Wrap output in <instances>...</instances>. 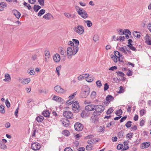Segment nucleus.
Segmentation results:
<instances>
[{
  "instance_id": "obj_32",
  "label": "nucleus",
  "mask_w": 151,
  "mask_h": 151,
  "mask_svg": "<svg viewBox=\"0 0 151 151\" xmlns=\"http://www.w3.org/2000/svg\"><path fill=\"white\" fill-rule=\"evenodd\" d=\"M132 122L131 121H128L125 124V126L127 128H129L132 125Z\"/></svg>"
},
{
  "instance_id": "obj_51",
  "label": "nucleus",
  "mask_w": 151,
  "mask_h": 151,
  "mask_svg": "<svg viewBox=\"0 0 151 151\" xmlns=\"http://www.w3.org/2000/svg\"><path fill=\"white\" fill-rule=\"evenodd\" d=\"M73 101H71V100L69 99L66 102V104L67 105H70L73 104Z\"/></svg>"
},
{
  "instance_id": "obj_57",
  "label": "nucleus",
  "mask_w": 151,
  "mask_h": 151,
  "mask_svg": "<svg viewBox=\"0 0 151 151\" xmlns=\"http://www.w3.org/2000/svg\"><path fill=\"white\" fill-rule=\"evenodd\" d=\"M7 6L6 4L4 2H2L0 4V6L3 8Z\"/></svg>"
},
{
  "instance_id": "obj_56",
  "label": "nucleus",
  "mask_w": 151,
  "mask_h": 151,
  "mask_svg": "<svg viewBox=\"0 0 151 151\" xmlns=\"http://www.w3.org/2000/svg\"><path fill=\"white\" fill-rule=\"evenodd\" d=\"M5 104L7 107L9 108L10 106V104L8 99L6 100Z\"/></svg>"
},
{
  "instance_id": "obj_49",
  "label": "nucleus",
  "mask_w": 151,
  "mask_h": 151,
  "mask_svg": "<svg viewBox=\"0 0 151 151\" xmlns=\"http://www.w3.org/2000/svg\"><path fill=\"white\" fill-rule=\"evenodd\" d=\"M96 83L97 86L99 88L102 86V84L100 81L98 80L96 82Z\"/></svg>"
},
{
  "instance_id": "obj_47",
  "label": "nucleus",
  "mask_w": 151,
  "mask_h": 151,
  "mask_svg": "<svg viewBox=\"0 0 151 151\" xmlns=\"http://www.w3.org/2000/svg\"><path fill=\"white\" fill-rule=\"evenodd\" d=\"M65 16L68 18H73L74 16L68 13H66L64 14Z\"/></svg>"
},
{
  "instance_id": "obj_8",
  "label": "nucleus",
  "mask_w": 151,
  "mask_h": 151,
  "mask_svg": "<svg viewBox=\"0 0 151 151\" xmlns=\"http://www.w3.org/2000/svg\"><path fill=\"white\" fill-rule=\"evenodd\" d=\"M94 110H95L96 112L101 113L104 109V107L102 106L101 105H95Z\"/></svg>"
},
{
  "instance_id": "obj_42",
  "label": "nucleus",
  "mask_w": 151,
  "mask_h": 151,
  "mask_svg": "<svg viewBox=\"0 0 151 151\" xmlns=\"http://www.w3.org/2000/svg\"><path fill=\"white\" fill-rule=\"evenodd\" d=\"M99 39V36L97 35H95L93 37V40L95 42L98 41Z\"/></svg>"
},
{
  "instance_id": "obj_29",
  "label": "nucleus",
  "mask_w": 151,
  "mask_h": 151,
  "mask_svg": "<svg viewBox=\"0 0 151 151\" xmlns=\"http://www.w3.org/2000/svg\"><path fill=\"white\" fill-rule=\"evenodd\" d=\"M0 148L3 149H6V146L4 143L2 142L1 140H0Z\"/></svg>"
},
{
  "instance_id": "obj_16",
  "label": "nucleus",
  "mask_w": 151,
  "mask_h": 151,
  "mask_svg": "<svg viewBox=\"0 0 151 151\" xmlns=\"http://www.w3.org/2000/svg\"><path fill=\"white\" fill-rule=\"evenodd\" d=\"M43 18L46 20H49L51 18H53V17L50 14L48 13L44 15Z\"/></svg>"
},
{
  "instance_id": "obj_33",
  "label": "nucleus",
  "mask_w": 151,
  "mask_h": 151,
  "mask_svg": "<svg viewBox=\"0 0 151 151\" xmlns=\"http://www.w3.org/2000/svg\"><path fill=\"white\" fill-rule=\"evenodd\" d=\"M114 54L116 57L118 58H120V57L122 56V55H120L119 52L117 51H114Z\"/></svg>"
},
{
  "instance_id": "obj_11",
  "label": "nucleus",
  "mask_w": 151,
  "mask_h": 151,
  "mask_svg": "<svg viewBox=\"0 0 151 151\" xmlns=\"http://www.w3.org/2000/svg\"><path fill=\"white\" fill-rule=\"evenodd\" d=\"M67 54L68 56V58H71V56L73 55V52L72 48L71 47H68L67 48Z\"/></svg>"
},
{
  "instance_id": "obj_5",
  "label": "nucleus",
  "mask_w": 151,
  "mask_h": 151,
  "mask_svg": "<svg viewBox=\"0 0 151 151\" xmlns=\"http://www.w3.org/2000/svg\"><path fill=\"white\" fill-rule=\"evenodd\" d=\"M41 147L40 144L36 142L32 143L31 146V149L35 151L39 150Z\"/></svg>"
},
{
  "instance_id": "obj_21",
  "label": "nucleus",
  "mask_w": 151,
  "mask_h": 151,
  "mask_svg": "<svg viewBox=\"0 0 151 151\" xmlns=\"http://www.w3.org/2000/svg\"><path fill=\"white\" fill-rule=\"evenodd\" d=\"M119 50L120 51L124 53L125 54L127 55V52H126V50H127V47L126 46L119 47Z\"/></svg>"
},
{
  "instance_id": "obj_40",
  "label": "nucleus",
  "mask_w": 151,
  "mask_h": 151,
  "mask_svg": "<svg viewBox=\"0 0 151 151\" xmlns=\"http://www.w3.org/2000/svg\"><path fill=\"white\" fill-rule=\"evenodd\" d=\"M132 45H127V46L132 50L136 51L137 50L135 48V47H134L132 46Z\"/></svg>"
},
{
  "instance_id": "obj_61",
  "label": "nucleus",
  "mask_w": 151,
  "mask_h": 151,
  "mask_svg": "<svg viewBox=\"0 0 151 151\" xmlns=\"http://www.w3.org/2000/svg\"><path fill=\"white\" fill-rule=\"evenodd\" d=\"M117 68L116 66H113L110 68L109 70H114L117 69Z\"/></svg>"
},
{
  "instance_id": "obj_58",
  "label": "nucleus",
  "mask_w": 151,
  "mask_h": 151,
  "mask_svg": "<svg viewBox=\"0 0 151 151\" xmlns=\"http://www.w3.org/2000/svg\"><path fill=\"white\" fill-rule=\"evenodd\" d=\"M124 90L123 87L122 86H120L119 87V90L118 92V93H120L123 92H124Z\"/></svg>"
},
{
  "instance_id": "obj_64",
  "label": "nucleus",
  "mask_w": 151,
  "mask_h": 151,
  "mask_svg": "<svg viewBox=\"0 0 151 151\" xmlns=\"http://www.w3.org/2000/svg\"><path fill=\"white\" fill-rule=\"evenodd\" d=\"M64 151H73V150L70 147H68L65 148Z\"/></svg>"
},
{
  "instance_id": "obj_23",
  "label": "nucleus",
  "mask_w": 151,
  "mask_h": 151,
  "mask_svg": "<svg viewBox=\"0 0 151 151\" xmlns=\"http://www.w3.org/2000/svg\"><path fill=\"white\" fill-rule=\"evenodd\" d=\"M44 119V117L43 116H39L36 118V120L38 122H42Z\"/></svg>"
},
{
  "instance_id": "obj_1",
  "label": "nucleus",
  "mask_w": 151,
  "mask_h": 151,
  "mask_svg": "<svg viewBox=\"0 0 151 151\" xmlns=\"http://www.w3.org/2000/svg\"><path fill=\"white\" fill-rule=\"evenodd\" d=\"M90 92V89L87 86H84L80 94V96L82 98L87 97Z\"/></svg>"
},
{
  "instance_id": "obj_4",
  "label": "nucleus",
  "mask_w": 151,
  "mask_h": 151,
  "mask_svg": "<svg viewBox=\"0 0 151 151\" xmlns=\"http://www.w3.org/2000/svg\"><path fill=\"white\" fill-rule=\"evenodd\" d=\"M95 107V105L93 104L87 105L85 107V110H83L81 113H86V111H94Z\"/></svg>"
},
{
  "instance_id": "obj_2",
  "label": "nucleus",
  "mask_w": 151,
  "mask_h": 151,
  "mask_svg": "<svg viewBox=\"0 0 151 151\" xmlns=\"http://www.w3.org/2000/svg\"><path fill=\"white\" fill-rule=\"evenodd\" d=\"M72 109L74 113H78L81 110L79 103L76 101L73 103Z\"/></svg>"
},
{
  "instance_id": "obj_27",
  "label": "nucleus",
  "mask_w": 151,
  "mask_h": 151,
  "mask_svg": "<svg viewBox=\"0 0 151 151\" xmlns=\"http://www.w3.org/2000/svg\"><path fill=\"white\" fill-rule=\"evenodd\" d=\"M62 134L65 136L68 137L70 135V132L68 130H64L62 131Z\"/></svg>"
},
{
  "instance_id": "obj_55",
  "label": "nucleus",
  "mask_w": 151,
  "mask_h": 151,
  "mask_svg": "<svg viewBox=\"0 0 151 151\" xmlns=\"http://www.w3.org/2000/svg\"><path fill=\"white\" fill-rule=\"evenodd\" d=\"M45 0H38V1L40 5L42 6H44V5Z\"/></svg>"
},
{
  "instance_id": "obj_63",
  "label": "nucleus",
  "mask_w": 151,
  "mask_h": 151,
  "mask_svg": "<svg viewBox=\"0 0 151 151\" xmlns=\"http://www.w3.org/2000/svg\"><path fill=\"white\" fill-rule=\"evenodd\" d=\"M145 121L143 119H142L139 123L140 126L141 127L143 126L145 124Z\"/></svg>"
},
{
  "instance_id": "obj_34",
  "label": "nucleus",
  "mask_w": 151,
  "mask_h": 151,
  "mask_svg": "<svg viewBox=\"0 0 151 151\" xmlns=\"http://www.w3.org/2000/svg\"><path fill=\"white\" fill-rule=\"evenodd\" d=\"M116 73L117 75L118 76H120L122 77H124L125 75L124 73L120 71L116 72Z\"/></svg>"
},
{
  "instance_id": "obj_17",
  "label": "nucleus",
  "mask_w": 151,
  "mask_h": 151,
  "mask_svg": "<svg viewBox=\"0 0 151 151\" xmlns=\"http://www.w3.org/2000/svg\"><path fill=\"white\" fill-rule=\"evenodd\" d=\"M69 121L67 119L63 120L62 124L64 127H67L69 125Z\"/></svg>"
},
{
  "instance_id": "obj_18",
  "label": "nucleus",
  "mask_w": 151,
  "mask_h": 151,
  "mask_svg": "<svg viewBox=\"0 0 151 151\" xmlns=\"http://www.w3.org/2000/svg\"><path fill=\"white\" fill-rule=\"evenodd\" d=\"M106 99L107 102H110V101L114 100V98L111 95H109L106 97Z\"/></svg>"
},
{
  "instance_id": "obj_43",
  "label": "nucleus",
  "mask_w": 151,
  "mask_h": 151,
  "mask_svg": "<svg viewBox=\"0 0 151 151\" xmlns=\"http://www.w3.org/2000/svg\"><path fill=\"white\" fill-rule=\"evenodd\" d=\"M61 68V66H58L57 67L56 69V72L57 73L58 76H59L60 75L59 71Z\"/></svg>"
},
{
  "instance_id": "obj_62",
  "label": "nucleus",
  "mask_w": 151,
  "mask_h": 151,
  "mask_svg": "<svg viewBox=\"0 0 151 151\" xmlns=\"http://www.w3.org/2000/svg\"><path fill=\"white\" fill-rule=\"evenodd\" d=\"M125 39V37L124 36H120L119 37V39H117V40H120L121 41L122 40H124Z\"/></svg>"
},
{
  "instance_id": "obj_19",
  "label": "nucleus",
  "mask_w": 151,
  "mask_h": 151,
  "mask_svg": "<svg viewBox=\"0 0 151 151\" xmlns=\"http://www.w3.org/2000/svg\"><path fill=\"white\" fill-rule=\"evenodd\" d=\"M126 33L129 34V35H131V33L128 29H124L122 33H119L120 35H126Z\"/></svg>"
},
{
  "instance_id": "obj_59",
  "label": "nucleus",
  "mask_w": 151,
  "mask_h": 151,
  "mask_svg": "<svg viewBox=\"0 0 151 151\" xmlns=\"http://www.w3.org/2000/svg\"><path fill=\"white\" fill-rule=\"evenodd\" d=\"M127 117V116H124L121 119H120V121L121 123L122 122H123L124 121Z\"/></svg>"
},
{
  "instance_id": "obj_28",
  "label": "nucleus",
  "mask_w": 151,
  "mask_h": 151,
  "mask_svg": "<svg viewBox=\"0 0 151 151\" xmlns=\"http://www.w3.org/2000/svg\"><path fill=\"white\" fill-rule=\"evenodd\" d=\"M84 22L86 24L87 26L88 27H90L92 25L91 22L90 20L85 21Z\"/></svg>"
},
{
  "instance_id": "obj_3",
  "label": "nucleus",
  "mask_w": 151,
  "mask_h": 151,
  "mask_svg": "<svg viewBox=\"0 0 151 151\" xmlns=\"http://www.w3.org/2000/svg\"><path fill=\"white\" fill-rule=\"evenodd\" d=\"M74 31L79 35H81L83 33L84 29V27L81 25H79L78 26H76L73 29Z\"/></svg>"
},
{
  "instance_id": "obj_26",
  "label": "nucleus",
  "mask_w": 151,
  "mask_h": 151,
  "mask_svg": "<svg viewBox=\"0 0 151 151\" xmlns=\"http://www.w3.org/2000/svg\"><path fill=\"white\" fill-rule=\"evenodd\" d=\"M64 116L66 117L67 119H72L73 117V114H63Z\"/></svg>"
},
{
  "instance_id": "obj_46",
  "label": "nucleus",
  "mask_w": 151,
  "mask_h": 151,
  "mask_svg": "<svg viewBox=\"0 0 151 151\" xmlns=\"http://www.w3.org/2000/svg\"><path fill=\"white\" fill-rule=\"evenodd\" d=\"M127 71H127L126 73L127 75L129 76H132V75L133 73L132 71L131 70L129 69Z\"/></svg>"
},
{
  "instance_id": "obj_38",
  "label": "nucleus",
  "mask_w": 151,
  "mask_h": 151,
  "mask_svg": "<svg viewBox=\"0 0 151 151\" xmlns=\"http://www.w3.org/2000/svg\"><path fill=\"white\" fill-rule=\"evenodd\" d=\"M94 79V78L93 77H88L86 79V81L89 82H91L93 81Z\"/></svg>"
},
{
  "instance_id": "obj_24",
  "label": "nucleus",
  "mask_w": 151,
  "mask_h": 151,
  "mask_svg": "<svg viewBox=\"0 0 151 151\" xmlns=\"http://www.w3.org/2000/svg\"><path fill=\"white\" fill-rule=\"evenodd\" d=\"M52 99L57 102H60L61 101L62 99L59 97L54 96L52 98Z\"/></svg>"
},
{
  "instance_id": "obj_36",
  "label": "nucleus",
  "mask_w": 151,
  "mask_h": 151,
  "mask_svg": "<svg viewBox=\"0 0 151 151\" xmlns=\"http://www.w3.org/2000/svg\"><path fill=\"white\" fill-rule=\"evenodd\" d=\"M4 106L2 105H0V112H1L2 113H4L5 112V111L4 109Z\"/></svg>"
},
{
  "instance_id": "obj_14",
  "label": "nucleus",
  "mask_w": 151,
  "mask_h": 151,
  "mask_svg": "<svg viewBox=\"0 0 151 151\" xmlns=\"http://www.w3.org/2000/svg\"><path fill=\"white\" fill-rule=\"evenodd\" d=\"M12 12L17 19H19V18L21 14L16 9H14L12 11Z\"/></svg>"
},
{
  "instance_id": "obj_20",
  "label": "nucleus",
  "mask_w": 151,
  "mask_h": 151,
  "mask_svg": "<svg viewBox=\"0 0 151 151\" xmlns=\"http://www.w3.org/2000/svg\"><path fill=\"white\" fill-rule=\"evenodd\" d=\"M124 132L122 130H121L117 134V136L119 138H124Z\"/></svg>"
},
{
  "instance_id": "obj_50",
  "label": "nucleus",
  "mask_w": 151,
  "mask_h": 151,
  "mask_svg": "<svg viewBox=\"0 0 151 151\" xmlns=\"http://www.w3.org/2000/svg\"><path fill=\"white\" fill-rule=\"evenodd\" d=\"M59 51L60 53L62 55H63L65 51L64 50L63 48L62 47H60L59 49Z\"/></svg>"
},
{
  "instance_id": "obj_9",
  "label": "nucleus",
  "mask_w": 151,
  "mask_h": 151,
  "mask_svg": "<svg viewBox=\"0 0 151 151\" xmlns=\"http://www.w3.org/2000/svg\"><path fill=\"white\" fill-rule=\"evenodd\" d=\"M78 12V14L84 19H86L88 17V15L86 12L83 9Z\"/></svg>"
},
{
  "instance_id": "obj_7",
  "label": "nucleus",
  "mask_w": 151,
  "mask_h": 151,
  "mask_svg": "<svg viewBox=\"0 0 151 151\" xmlns=\"http://www.w3.org/2000/svg\"><path fill=\"white\" fill-rule=\"evenodd\" d=\"M54 89L57 92L60 93H64L66 91L62 88L60 86L58 85L55 86L54 88Z\"/></svg>"
},
{
  "instance_id": "obj_48",
  "label": "nucleus",
  "mask_w": 151,
  "mask_h": 151,
  "mask_svg": "<svg viewBox=\"0 0 151 151\" xmlns=\"http://www.w3.org/2000/svg\"><path fill=\"white\" fill-rule=\"evenodd\" d=\"M123 145L122 144H119L118 145L116 148L117 150L122 149Z\"/></svg>"
},
{
  "instance_id": "obj_54",
  "label": "nucleus",
  "mask_w": 151,
  "mask_h": 151,
  "mask_svg": "<svg viewBox=\"0 0 151 151\" xmlns=\"http://www.w3.org/2000/svg\"><path fill=\"white\" fill-rule=\"evenodd\" d=\"M109 85L107 83H105L104 85V91H106L109 88Z\"/></svg>"
},
{
  "instance_id": "obj_25",
  "label": "nucleus",
  "mask_w": 151,
  "mask_h": 151,
  "mask_svg": "<svg viewBox=\"0 0 151 151\" xmlns=\"http://www.w3.org/2000/svg\"><path fill=\"white\" fill-rule=\"evenodd\" d=\"M41 8V7L39 5H35L34 6V10L36 12H37Z\"/></svg>"
},
{
  "instance_id": "obj_30",
  "label": "nucleus",
  "mask_w": 151,
  "mask_h": 151,
  "mask_svg": "<svg viewBox=\"0 0 151 151\" xmlns=\"http://www.w3.org/2000/svg\"><path fill=\"white\" fill-rule=\"evenodd\" d=\"M45 13V10L44 9H42L39 11V12L38 13L37 15L38 16L40 17L43 14Z\"/></svg>"
},
{
  "instance_id": "obj_39",
  "label": "nucleus",
  "mask_w": 151,
  "mask_h": 151,
  "mask_svg": "<svg viewBox=\"0 0 151 151\" xmlns=\"http://www.w3.org/2000/svg\"><path fill=\"white\" fill-rule=\"evenodd\" d=\"M133 135V134L132 133H128L126 135V137L129 139H130L132 137Z\"/></svg>"
},
{
  "instance_id": "obj_60",
  "label": "nucleus",
  "mask_w": 151,
  "mask_h": 151,
  "mask_svg": "<svg viewBox=\"0 0 151 151\" xmlns=\"http://www.w3.org/2000/svg\"><path fill=\"white\" fill-rule=\"evenodd\" d=\"M113 111V109L112 108H110L107 111L106 113H112Z\"/></svg>"
},
{
  "instance_id": "obj_37",
  "label": "nucleus",
  "mask_w": 151,
  "mask_h": 151,
  "mask_svg": "<svg viewBox=\"0 0 151 151\" xmlns=\"http://www.w3.org/2000/svg\"><path fill=\"white\" fill-rule=\"evenodd\" d=\"M73 42L75 44V46H78L79 45V42L78 40L76 39H73Z\"/></svg>"
},
{
  "instance_id": "obj_52",
  "label": "nucleus",
  "mask_w": 151,
  "mask_h": 151,
  "mask_svg": "<svg viewBox=\"0 0 151 151\" xmlns=\"http://www.w3.org/2000/svg\"><path fill=\"white\" fill-rule=\"evenodd\" d=\"M115 122L114 121H111L110 122V123H108L107 124L106 127H109L110 126H111L112 125H114L115 124Z\"/></svg>"
},
{
  "instance_id": "obj_10",
  "label": "nucleus",
  "mask_w": 151,
  "mask_h": 151,
  "mask_svg": "<svg viewBox=\"0 0 151 151\" xmlns=\"http://www.w3.org/2000/svg\"><path fill=\"white\" fill-rule=\"evenodd\" d=\"M93 115L91 117V119L92 120V122L95 124H96L98 122L99 118L98 116L100 115V114H96V115H94L93 114Z\"/></svg>"
},
{
  "instance_id": "obj_13",
  "label": "nucleus",
  "mask_w": 151,
  "mask_h": 151,
  "mask_svg": "<svg viewBox=\"0 0 151 151\" xmlns=\"http://www.w3.org/2000/svg\"><path fill=\"white\" fill-rule=\"evenodd\" d=\"M150 145V142H144L142 143L141 146V148L142 149L146 148L149 147Z\"/></svg>"
},
{
  "instance_id": "obj_53",
  "label": "nucleus",
  "mask_w": 151,
  "mask_h": 151,
  "mask_svg": "<svg viewBox=\"0 0 151 151\" xmlns=\"http://www.w3.org/2000/svg\"><path fill=\"white\" fill-rule=\"evenodd\" d=\"M90 114H81V116L83 118H86L89 116Z\"/></svg>"
},
{
  "instance_id": "obj_6",
  "label": "nucleus",
  "mask_w": 151,
  "mask_h": 151,
  "mask_svg": "<svg viewBox=\"0 0 151 151\" xmlns=\"http://www.w3.org/2000/svg\"><path fill=\"white\" fill-rule=\"evenodd\" d=\"M83 128V126L79 122H76L74 125L75 130L77 131H80L82 130Z\"/></svg>"
},
{
  "instance_id": "obj_41",
  "label": "nucleus",
  "mask_w": 151,
  "mask_h": 151,
  "mask_svg": "<svg viewBox=\"0 0 151 151\" xmlns=\"http://www.w3.org/2000/svg\"><path fill=\"white\" fill-rule=\"evenodd\" d=\"M96 93L95 91H93L91 95V97L92 99H94L96 97Z\"/></svg>"
},
{
  "instance_id": "obj_31",
  "label": "nucleus",
  "mask_w": 151,
  "mask_h": 151,
  "mask_svg": "<svg viewBox=\"0 0 151 151\" xmlns=\"http://www.w3.org/2000/svg\"><path fill=\"white\" fill-rule=\"evenodd\" d=\"M78 46H74L73 47V55H75L78 52Z\"/></svg>"
},
{
  "instance_id": "obj_35",
  "label": "nucleus",
  "mask_w": 151,
  "mask_h": 151,
  "mask_svg": "<svg viewBox=\"0 0 151 151\" xmlns=\"http://www.w3.org/2000/svg\"><path fill=\"white\" fill-rule=\"evenodd\" d=\"M28 73L31 75H34L35 72L34 70L29 69L27 70Z\"/></svg>"
},
{
  "instance_id": "obj_45",
  "label": "nucleus",
  "mask_w": 151,
  "mask_h": 151,
  "mask_svg": "<svg viewBox=\"0 0 151 151\" xmlns=\"http://www.w3.org/2000/svg\"><path fill=\"white\" fill-rule=\"evenodd\" d=\"M19 81L23 84H26V80L25 79L21 78L19 79Z\"/></svg>"
},
{
  "instance_id": "obj_12",
  "label": "nucleus",
  "mask_w": 151,
  "mask_h": 151,
  "mask_svg": "<svg viewBox=\"0 0 151 151\" xmlns=\"http://www.w3.org/2000/svg\"><path fill=\"white\" fill-rule=\"evenodd\" d=\"M145 40L146 43L149 45H151V37L147 34L145 37Z\"/></svg>"
},
{
  "instance_id": "obj_44",
  "label": "nucleus",
  "mask_w": 151,
  "mask_h": 151,
  "mask_svg": "<svg viewBox=\"0 0 151 151\" xmlns=\"http://www.w3.org/2000/svg\"><path fill=\"white\" fill-rule=\"evenodd\" d=\"M24 5L27 7L28 9L29 10H30L32 9V7L31 5L26 2H24Z\"/></svg>"
},
{
  "instance_id": "obj_15",
  "label": "nucleus",
  "mask_w": 151,
  "mask_h": 151,
  "mask_svg": "<svg viewBox=\"0 0 151 151\" xmlns=\"http://www.w3.org/2000/svg\"><path fill=\"white\" fill-rule=\"evenodd\" d=\"M53 59L56 62H58L60 61V58L59 54L56 53L53 56Z\"/></svg>"
},
{
  "instance_id": "obj_22",
  "label": "nucleus",
  "mask_w": 151,
  "mask_h": 151,
  "mask_svg": "<svg viewBox=\"0 0 151 151\" xmlns=\"http://www.w3.org/2000/svg\"><path fill=\"white\" fill-rule=\"evenodd\" d=\"M5 78L3 80L4 81H9L11 80V78L9 75L8 73H6L5 75Z\"/></svg>"
}]
</instances>
